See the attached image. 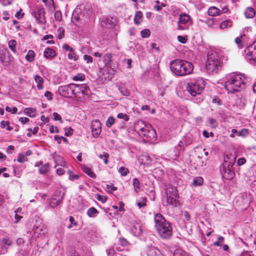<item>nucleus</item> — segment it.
<instances>
[{"label": "nucleus", "instance_id": "57", "mask_svg": "<svg viewBox=\"0 0 256 256\" xmlns=\"http://www.w3.org/2000/svg\"><path fill=\"white\" fill-rule=\"evenodd\" d=\"M54 18L56 20H60L62 18V13L60 10H56L54 13Z\"/></svg>", "mask_w": 256, "mask_h": 256}, {"label": "nucleus", "instance_id": "50", "mask_svg": "<svg viewBox=\"0 0 256 256\" xmlns=\"http://www.w3.org/2000/svg\"><path fill=\"white\" fill-rule=\"evenodd\" d=\"M114 120H115L113 117H112V116L109 117L106 122V126L108 127V128L111 127V126L114 123Z\"/></svg>", "mask_w": 256, "mask_h": 256}, {"label": "nucleus", "instance_id": "58", "mask_svg": "<svg viewBox=\"0 0 256 256\" xmlns=\"http://www.w3.org/2000/svg\"><path fill=\"white\" fill-rule=\"evenodd\" d=\"M73 129L69 127L65 129V135L68 136H71L73 134Z\"/></svg>", "mask_w": 256, "mask_h": 256}, {"label": "nucleus", "instance_id": "63", "mask_svg": "<svg viewBox=\"0 0 256 256\" xmlns=\"http://www.w3.org/2000/svg\"><path fill=\"white\" fill-rule=\"evenodd\" d=\"M246 162V160L244 158H240L238 159L237 164L238 166H241L245 164Z\"/></svg>", "mask_w": 256, "mask_h": 256}, {"label": "nucleus", "instance_id": "47", "mask_svg": "<svg viewBox=\"0 0 256 256\" xmlns=\"http://www.w3.org/2000/svg\"><path fill=\"white\" fill-rule=\"evenodd\" d=\"M208 125L212 128H215L218 126L216 120L214 118H210Z\"/></svg>", "mask_w": 256, "mask_h": 256}, {"label": "nucleus", "instance_id": "54", "mask_svg": "<svg viewBox=\"0 0 256 256\" xmlns=\"http://www.w3.org/2000/svg\"><path fill=\"white\" fill-rule=\"evenodd\" d=\"M224 240V238L222 236H219L218 238V241L214 242V244L216 246H221L220 242H222Z\"/></svg>", "mask_w": 256, "mask_h": 256}, {"label": "nucleus", "instance_id": "52", "mask_svg": "<svg viewBox=\"0 0 256 256\" xmlns=\"http://www.w3.org/2000/svg\"><path fill=\"white\" fill-rule=\"evenodd\" d=\"M84 59L85 61H86L87 64H90L92 62V58L90 56L84 54Z\"/></svg>", "mask_w": 256, "mask_h": 256}, {"label": "nucleus", "instance_id": "42", "mask_svg": "<svg viewBox=\"0 0 256 256\" xmlns=\"http://www.w3.org/2000/svg\"><path fill=\"white\" fill-rule=\"evenodd\" d=\"M36 110L33 108H27L25 109V112L28 116L30 117L34 116Z\"/></svg>", "mask_w": 256, "mask_h": 256}, {"label": "nucleus", "instance_id": "40", "mask_svg": "<svg viewBox=\"0 0 256 256\" xmlns=\"http://www.w3.org/2000/svg\"><path fill=\"white\" fill-rule=\"evenodd\" d=\"M85 79V76L82 73H78L72 77V80L74 81H82Z\"/></svg>", "mask_w": 256, "mask_h": 256}, {"label": "nucleus", "instance_id": "9", "mask_svg": "<svg viewBox=\"0 0 256 256\" xmlns=\"http://www.w3.org/2000/svg\"><path fill=\"white\" fill-rule=\"evenodd\" d=\"M74 96L81 98L84 95H88L89 88L86 84H73Z\"/></svg>", "mask_w": 256, "mask_h": 256}, {"label": "nucleus", "instance_id": "1", "mask_svg": "<svg viewBox=\"0 0 256 256\" xmlns=\"http://www.w3.org/2000/svg\"><path fill=\"white\" fill-rule=\"evenodd\" d=\"M172 72L178 76H184L192 73L193 64L188 62L176 59L170 64Z\"/></svg>", "mask_w": 256, "mask_h": 256}, {"label": "nucleus", "instance_id": "7", "mask_svg": "<svg viewBox=\"0 0 256 256\" xmlns=\"http://www.w3.org/2000/svg\"><path fill=\"white\" fill-rule=\"evenodd\" d=\"M244 56L248 62L256 66V41L245 48Z\"/></svg>", "mask_w": 256, "mask_h": 256}, {"label": "nucleus", "instance_id": "23", "mask_svg": "<svg viewBox=\"0 0 256 256\" xmlns=\"http://www.w3.org/2000/svg\"><path fill=\"white\" fill-rule=\"evenodd\" d=\"M8 52L6 49L0 50V60L2 62H7L8 60Z\"/></svg>", "mask_w": 256, "mask_h": 256}, {"label": "nucleus", "instance_id": "51", "mask_svg": "<svg viewBox=\"0 0 256 256\" xmlns=\"http://www.w3.org/2000/svg\"><path fill=\"white\" fill-rule=\"evenodd\" d=\"M118 118L120 119H123L125 121H128L129 120V116L127 114L122 113H120L117 116Z\"/></svg>", "mask_w": 256, "mask_h": 256}, {"label": "nucleus", "instance_id": "27", "mask_svg": "<svg viewBox=\"0 0 256 256\" xmlns=\"http://www.w3.org/2000/svg\"><path fill=\"white\" fill-rule=\"evenodd\" d=\"M220 12L221 11L220 10V9L215 6H212L208 10V14L212 16L218 15Z\"/></svg>", "mask_w": 256, "mask_h": 256}, {"label": "nucleus", "instance_id": "25", "mask_svg": "<svg viewBox=\"0 0 256 256\" xmlns=\"http://www.w3.org/2000/svg\"><path fill=\"white\" fill-rule=\"evenodd\" d=\"M256 14V11L253 8L248 7L244 12V15L246 18H252Z\"/></svg>", "mask_w": 256, "mask_h": 256}, {"label": "nucleus", "instance_id": "5", "mask_svg": "<svg viewBox=\"0 0 256 256\" xmlns=\"http://www.w3.org/2000/svg\"><path fill=\"white\" fill-rule=\"evenodd\" d=\"M204 87V82L201 78L190 79L186 86V91L192 96L201 93Z\"/></svg>", "mask_w": 256, "mask_h": 256}, {"label": "nucleus", "instance_id": "41", "mask_svg": "<svg viewBox=\"0 0 256 256\" xmlns=\"http://www.w3.org/2000/svg\"><path fill=\"white\" fill-rule=\"evenodd\" d=\"M9 48L14 52H16V42L14 40H12L8 43Z\"/></svg>", "mask_w": 256, "mask_h": 256}, {"label": "nucleus", "instance_id": "39", "mask_svg": "<svg viewBox=\"0 0 256 256\" xmlns=\"http://www.w3.org/2000/svg\"><path fill=\"white\" fill-rule=\"evenodd\" d=\"M68 58L70 60H73L74 61H76L78 59V56L76 54L74 49L70 51L68 54Z\"/></svg>", "mask_w": 256, "mask_h": 256}, {"label": "nucleus", "instance_id": "53", "mask_svg": "<svg viewBox=\"0 0 256 256\" xmlns=\"http://www.w3.org/2000/svg\"><path fill=\"white\" fill-rule=\"evenodd\" d=\"M52 115L54 120H59L60 122V123L63 122L61 116L57 112H54Z\"/></svg>", "mask_w": 256, "mask_h": 256}, {"label": "nucleus", "instance_id": "20", "mask_svg": "<svg viewBox=\"0 0 256 256\" xmlns=\"http://www.w3.org/2000/svg\"><path fill=\"white\" fill-rule=\"evenodd\" d=\"M246 36L245 34H241L235 38V42L239 48H242L245 44Z\"/></svg>", "mask_w": 256, "mask_h": 256}, {"label": "nucleus", "instance_id": "21", "mask_svg": "<svg viewBox=\"0 0 256 256\" xmlns=\"http://www.w3.org/2000/svg\"><path fill=\"white\" fill-rule=\"evenodd\" d=\"M65 192L66 190L64 188H58L55 191L52 196L62 201L64 196Z\"/></svg>", "mask_w": 256, "mask_h": 256}, {"label": "nucleus", "instance_id": "33", "mask_svg": "<svg viewBox=\"0 0 256 256\" xmlns=\"http://www.w3.org/2000/svg\"><path fill=\"white\" fill-rule=\"evenodd\" d=\"M146 197H142L136 200V205L139 208H140L142 206H146Z\"/></svg>", "mask_w": 256, "mask_h": 256}, {"label": "nucleus", "instance_id": "49", "mask_svg": "<svg viewBox=\"0 0 256 256\" xmlns=\"http://www.w3.org/2000/svg\"><path fill=\"white\" fill-rule=\"evenodd\" d=\"M117 67L118 66L116 64H112V63H111L110 66H107L106 68L108 72H110V70H112V72L114 73L116 72Z\"/></svg>", "mask_w": 256, "mask_h": 256}, {"label": "nucleus", "instance_id": "37", "mask_svg": "<svg viewBox=\"0 0 256 256\" xmlns=\"http://www.w3.org/2000/svg\"><path fill=\"white\" fill-rule=\"evenodd\" d=\"M98 214V210L94 207L90 208L87 211V214L90 217H95Z\"/></svg>", "mask_w": 256, "mask_h": 256}, {"label": "nucleus", "instance_id": "38", "mask_svg": "<svg viewBox=\"0 0 256 256\" xmlns=\"http://www.w3.org/2000/svg\"><path fill=\"white\" fill-rule=\"evenodd\" d=\"M98 157L104 160V164H108V158H109V154L108 153L103 152L102 154H98Z\"/></svg>", "mask_w": 256, "mask_h": 256}, {"label": "nucleus", "instance_id": "18", "mask_svg": "<svg viewBox=\"0 0 256 256\" xmlns=\"http://www.w3.org/2000/svg\"><path fill=\"white\" fill-rule=\"evenodd\" d=\"M33 230V236L38 238L44 236L46 232V228H44V226H42V228L34 226Z\"/></svg>", "mask_w": 256, "mask_h": 256}, {"label": "nucleus", "instance_id": "14", "mask_svg": "<svg viewBox=\"0 0 256 256\" xmlns=\"http://www.w3.org/2000/svg\"><path fill=\"white\" fill-rule=\"evenodd\" d=\"M221 173L224 178L228 180H232L234 176V172L232 168L224 166H223Z\"/></svg>", "mask_w": 256, "mask_h": 256}, {"label": "nucleus", "instance_id": "56", "mask_svg": "<svg viewBox=\"0 0 256 256\" xmlns=\"http://www.w3.org/2000/svg\"><path fill=\"white\" fill-rule=\"evenodd\" d=\"M248 134V130L244 128L238 132V136H246Z\"/></svg>", "mask_w": 256, "mask_h": 256}, {"label": "nucleus", "instance_id": "13", "mask_svg": "<svg viewBox=\"0 0 256 256\" xmlns=\"http://www.w3.org/2000/svg\"><path fill=\"white\" fill-rule=\"evenodd\" d=\"M92 132V134L94 136H98L100 134L101 130V123L99 120H94L91 123Z\"/></svg>", "mask_w": 256, "mask_h": 256}, {"label": "nucleus", "instance_id": "16", "mask_svg": "<svg viewBox=\"0 0 256 256\" xmlns=\"http://www.w3.org/2000/svg\"><path fill=\"white\" fill-rule=\"evenodd\" d=\"M12 240L8 238H3L1 244V253L7 252L8 248L12 245Z\"/></svg>", "mask_w": 256, "mask_h": 256}, {"label": "nucleus", "instance_id": "48", "mask_svg": "<svg viewBox=\"0 0 256 256\" xmlns=\"http://www.w3.org/2000/svg\"><path fill=\"white\" fill-rule=\"evenodd\" d=\"M140 34L142 38H148L150 36V31L148 29H144L141 31Z\"/></svg>", "mask_w": 256, "mask_h": 256}, {"label": "nucleus", "instance_id": "46", "mask_svg": "<svg viewBox=\"0 0 256 256\" xmlns=\"http://www.w3.org/2000/svg\"><path fill=\"white\" fill-rule=\"evenodd\" d=\"M232 26V22L229 20H225L222 22L220 24V28L224 29L229 28Z\"/></svg>", "mask_w": 256, "mask_h": 256}, {"label": "nucleus", "instance_id": "34", "mask_svg": "<svg viewBox=\"0 0 256 256\" xmlns=\"http://www.w3.org/2000/svg\"><path fill=\"white\" fill-rule=\"evenodd\" d=\"M142 16V14L141 12L138 11L136 12L134 21L135 24H138L141 22V18Z\"/></svg>", "mask_w": 256, "mask_h": 256}, {"label": "nucleus", "instance_id": "12", "mask_svg": "<svg viewBox=\"0 0 256 256\" xmlns=\"http://www.w3.org/2000/svg\"><path fill=\"white\" fill-rule=\"evenodd\" d=\"M32 14L38 22L45 24L46 20L44 17L45 10L44 8H38L36 11L32 12Z\"/></svg>", "mask_w": 256, "mask_h": 256}, {"label": "nucleus", "instance_id": "24", "mask_svg": "<svg viewBox=\"0 0 256 256\" xmlns=\"http://www.w3.org/2000/svg\"><path fill=\"white\" fill-rule=\"evenodd\" d=\"M56 54L55 51L50 48H46L44 52V56L47 58H52L56 56Z\"/></svg>", "mask_w": 256, "mask_h": 256}, {"label": "nucleus", "instance_id": "55", "mask_svg": "<svg viewBox=\"0 0 256 256\" xmlns=\"http://www.w3.org/2000/svg\"><path fill=\"white\" fill-rule=\"evenodd\" d=\"M178 42H180L182 44H186L188 40L186 36H178Z\"/></svg>", "mask_w": 256, "mask_h": 256}, {"label": "nucleus", "instance_id": "6", "mask_svg": "<svg viewBox=\"0 0 256 256\" xmlns=\"http://www.w3.org/2000/svg\"><path fill=\"white\" fill-rule=\"evenodd\" d=\"M165 194L166 198V205H171L174 206H178L180 205L179 202L178 200V196L175 188L170 186H166L165 189Z\"/></svg>", "mask_w": 256, "mask_h": 256}, {"label": "nucleus", "instance_id": "4", "mask_svg": "<svg viewBox=\"0 0 256 256\" xmlns=\"http://www.w3.org/2000/svg\"><path fill=\"white\" fill-rule=\"evenodd\" d=\"M221 68L220 60L218 53L214 50H210L207 55L206 68L208 72H216Z\"/></svg>", "mask_w": 256, "mask_h": 256}, {"label": "nucleus", "instance_id": "32", "mask_svg": "<svg viewBox=\"0 0 256 256\" xmlns=\"http://www.w3.org/2000/svg\"><path fill=\"white\" fill-rule=\"evenodd\" d=\"M62 202V200L58 199L52 196L50 202V206L52 208H55L59 205Z\"/></svg>", "mask_w": 256, "mask_h": 256}, {"label": "nucleus", "instance_id": "43", "mask_svg": "<svg viewBox=\"0 0 256 256\" xmlns=\"http://www.w3.org/2000/svg\"><path fill=\"white\" fill-rule=\"evenodd\" d=\"M174 256H188L183 250L180 249H176L174 250Z\"/></svg>", "mask_w": 256, "mask_h": 256}, {"label": "nucleus", "instance_id": "59", "mask_svg": "<svg viewBox=\"0 0 256 256\" xmlns=\"http://www.w3.org/2000/svg\"><path fill=\"white\" fill-rule=\"evenodd\" d=\"M97 199L98 200L101 201L102 202H105L107 200V196H102L100 194H97Z\"/></svg>", "mask_w": 256, "mask_h": 256}, {"label": "nucleus", "instance_id": "45", "mask_svg": "<svg viewBox=\"0 0 256 256\" xmlns=\"http://www.w3.org/2000/svg\"><path fill=\"white\" fill-rule=\"evenodd\" d=\"M17 160L18 162H19L20 163H23V162L27 161L28 158H27V157L24 154L20 153L18 156Z\"/></svg>", "mask_w": 256, "mask_h": 256}, {"label": "nucleus", "instance_id": "8", "mask_svg": "<svg viewBox=\"0 0 256 256\" xmlns=\"http://www.w3.org/2000/svg\"><path fill=\"white\" fill-rule=\"evenodd\" d=\"M138 132L140 136L144 137L147 141H154L156 140V130L151 126H145L140 128Z\"/></svg>", "mask_w": 256, "mask_h": 256}, {"label": "nucleus", "instance_id": "35", "mask_svg": "<svg viewBox=\"0 0 256 256\" xmlns=\"http://www.w3.org/2000/svg\"><path fill=\"white\" fill-rule=\"evenodd\" d=\"M203 182L204 180L202 177H196L194 179L192 184L194 186H197L202 185Z\"/></svg>", "mask_w": 256, "mask_h": 256}, {"label": "nucleus", "instance_id": "26", "mask_svg": "<svg viewBox=\"0 0 256 256\" xmlns=\"http://www.w3.org/2000/svg\"><path fill=\"white\" fill-rule=\"evenodd\" d=\"M112 54H106L103 57V61L105 67L110 66V64L112 62Z\"/></svg>", "mask_w": 256, "mask_h": 256}, {"label": "nucleus", "instance_id": "2", "mask_svg": "<svg viewBox=\"0 0 256 256\" xmlns=\"http://www.w3.org/2000/svg\"><path fill=\"white\" fill-rule=\"evenodd\" d=\"M155 227L160 236L163 238H169L172 234V228L160 214L154 216Z\"/></svg>", "mask_w": 256, "mask_h": 256}, {"label": "nucleus", "instance_id": "36", "mask_svg": "<svg viewBox=\"0 0 256 256\" xmlns=\"http://www.w3.org/2000/svg\"><path fill=\"white\" fill-rule=\"evenodd\" d=\"M132 185L134 191L138 192L140 188V183L139 180L137 178H134L133 179Z\"/></svg>", "mask_w": 256, "mask_h": 256}, {"label": "nucleus", "instance_id": "28", "mask_svg": "<svg viewBox=\"0 0 256 256\" xmlns=\"http://www.w3.org/2000/svg\"><path fill=\"white\" fill-rule=\"evenodd\" d=\"M82 170L88 176L92 178H96V175L94 173V172L92 170L86 166H84L82 168Z\"/></svg>", "mask_w": 256, "mask_h": 256}, {"label": "nucleus", "instance_id": "19", "mask_svg": "<svg viewBox=\"0 0 256 256\" xmlns=\"http://www.w3.org/2000/svg\"><path fill=\"white\" fill-rule=\"evenodd\" d=\"M235 162L236 159L234 158L232 156L230 157L228 156H226L224 157V160L222 165L225 167L232 168V166L234 164Z\"/></svg>", "mask_w": 256, "mask_h": 256}, {"label": "nucleus", "instance_id": "30", "mask_svg": "<svg viewBox=\"0 0 256 256\" xmlns=\"http://www.w3.org/2000/svg\"><path fill=\"white\" fill-rule=\"evenodd\" d=\"M35 56V52L32 50H29L26 56V58L27 61L32 62L34 60Z\"/></svg>", "mask_w": 256, "mask_h": 256}, {"label": "nucleus", "instance_id": "17", "mask_svg": "<svg viewBox=\"0 0 256 256\" xmlns=\"http://www.w3.org/2000/svg\"><path fill=\"white\" fill-rule=\"evenodd\" d=\"M148 256H165L160 250L154 246H150L146 250Z\"/></svg>", "mask_w": 256, "mask_h": 256}, {"label": "nucleus", "instance_id": "29", "mask_svg": "<svg viewBox=\"0 0 256 256\" xmlns=\"http://www.w3.org/2000/svg\"><path fill=\"white\" fill-rule=\"evenodd\" d=\"M50 165L49 163H46L40 166L38 170L39 173L42 174H44L48 172L50 169Z\"/></svg>", "mask_w": 256, "mask_h": 256}, {"label": "nucleus", "instance_id": "11", "mask_svg": "<svg viewBox=\"0 0 256 256\" xmlns=\"http://www.w3.org/2000/svg\"><path fill=\"white\" fill-rule=\"evenodd\" d=\"M190 22V16L186 14H183L180 15L178 21V29L180 30H184L188 28L186 25Z\"/></svg>", "mask_w": 256, "mask_h": 256}, {"label": "nucleus", "instance_id": "22", "mask_svg": "<svg viewBox=\"0 0 256 256\" xmlns=\"http://www.w3.org/2000/svg\"><path fill=\"white\" fill-rule=\"evenodd\" d=\"M34 78L35 82L36 83V86L40 90L44 88V80L42 77L38 74H36L34 76Z\"/></svg>", "mask_w": 256, "mask_h": 256}, {"label": "nucleus", "instance_id": "60", "mask_svg": "<svg viewBox=\"0 0 256 256\" xmlns=\"http://www.w3.org/2000/svg\"><path fill=\"white\" fill-rule=\"evenodd\" d=\"M44 96L47 98V99L49 100H50L52 99V94L51 92L49 91H46L44 94Z\"/></svg>", "mask_w": 256, "mask_h": 256}, {"label": "nucleus", "instance_id": "44", "mask_svg": "<svg viewBox=\"0 0 256 256\" xmlns=\"http://www.w3.org/2000/svg\"><path fill=\"white\" fill-rule=\"evenodd\" d=\"M118 172L122 176H126L129 173V170L128 168L124 166H121L118 169Z\"/></svg>", "mask_w": 256, "mask_h": 256}, {"label": "nucleus", "instance_id": "31", "mask_svg": "<svg viewBox=\"0 0 256 256\" xmlns=\"http://www.w3.org/2000/svg\"><path fill=\"white\" fill-rule=\"evenodd\" d=\"M42 1L50 10H54L55 8L54 0H42Z\"/></svg>", "mask_w": 256, "mask_h": 256}, {"label": "nucleus", "instance_id": "10", "mask_svg": "<svg viewBox=\"0 0 256 256\" xmlns=\"http://www.w3.org/2000/svg\"><path fill=\"white\" fill-rule=\"evenodd\" d=\"M73 84L62 86L58 88V92L62 96L66 98H72L73 95Z\"/></svg>", "mask_w": 256, "mask_h": 256}, {"label": "nucleus", "instance_id": "15", "mask_svg": "<svg viewBox=\"0 0 256 256\" xmlns=\"http://www.w3.org/2000/svg\"><path fill=\"white\" fill-rule=\"evenodd\" d=\"M130 232L134 236H140L142 233L140 224L136 222H134L130 228Z\"/></svg>", "mask_w": 256, "mask_h": 256}, {"label": "nucleus", "instance_id": "61", "mask_svg": "<svg viewBox=\"0 0 256 256\" xmlns=\"http://www.w3.org/2000/svg\"><path fill=\"white\" fill-rule=\"evenodd\" d=\"M156 3L157 4L154 6V8L158 12L161 10L162 8V6H160V2L158 0H156Z\"/></svg>", "mask_w": 256, "mask_h": 256}, {"label": "nucleus", "instance_id": "64", "mask_svg": "<svg viewBox=\"0 0 256 256\" xmlns=\"http://www.w3.org/2000/svg\"><path fill=\"white\" fill-rule=\"evenodd\" d=\"M79 178V176L78 174H70L69 176V178L71 180H77Z\"/></svg>", "mask_w": 256, "mask_h": 256}, {"label": "nucleus", "instance_id": "62", "mask_svg": "<svg viewBox=\"0 0 256 256\" xmlns=\"http://www.w3.org/2000/svg\"><path fill=\"white\" fill-rule=\"evenodd\" d=\"M50 131L51 133L58 132V128L56 126H52L50 127Z\"/></svg>", "mask_w": 256, "mask_h": 256}, {"label": "nucleus", "instance_id": "3", "mask_svg": "<svg viewBox=\"0 0 256 256\" xmlns=\"http://www.w3.org/2000/svg\"><path fill=\"white\" fill-rule=\"evenodd\" d=\"M246 86L245 77L242 74H236L225 82L224 87L228 92L234 93L244 89Z\"/></svg>", "mask_w": 256, "mask_h": 256}]
</instances>
